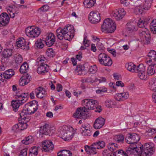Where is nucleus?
Segmentation results:
<instances>
[{
  "label": "nucleus",
  "instance_id": "1",
  "mask_svg": "<svg viewBox=\"0 0 156 156\" xmlns=\"http://www.w3.org/2000/svg\"><path fill=\"white\" fill-rule=\"evenodd\" d=\"M137 134L133 133L128 134L126 140L127 143L130 144L126 151L129 154H138L140 156H151L154 152V149L150 143H145L144 145L140 144L136 145L140 140Z\"/></svg>",
  "mask_w": 156,
  "mask_h": 156
},
{
  "label": "nucleus",
  "instance_id": "2",
  "mask_svg": "<svg viewBox=\"0 0 156 156\" xmlns=\"http://www.w3.org/2000/svg\"><path fill=\"white\" fill-rule=\"evenodd\" d=\"M38 102L35 101L27 103L25 108L20 113V117L22 119H24L27 115L34 113L38 108Z\"/></svg>",
  "mask_w": 156,
  "mask_h": 156
},
{
  "label": "nucleus",
  "instance_id": "3",
  "mask_svg": "<svg viewBox=\"0 0 156 156\" xmlns=\"http://www.w3.org/2000/svg\"><path fill=\"white\" fill-rule=\"evenodd\" d=\"M29 94L27 93H24L16 95L15 100L12 101V105L13 110L16 112V110L20 106L26 102L28 98Z\"/></svg>",
  "mask_w": 156,
  "mask_h": 156
},
{
  "label": "nucleus",
  "instance_id": "4",
  "mask_svg": "<svg viewBox=\"0 0 156 156\" xmlns=\"http://www.w3.org/2000/svg\"><path fill=\"white\" fill-rule=\"evenodd\" d=\"M116 25L112 20L109 18L105 20L101 26V29L102 32L112 33L116 29Z\"/></svg>",
  "mask_w": 156,
  "mask_h": 156
},
{
  "label": "nucleus",
  "instance_id": "5",
  "mask_svg": "<svg viewBox=\"0 0 156 156\" xmlns=\"http://www.w3.org/2000/svg\"><path fill=\"white\" fill-rule=\"evenodd\" d=\"M62 138L65 140H70L72 138L73 134L72 127H69L67 126H63L62 127L60 131Z\"/></svg>",
  "mask_w": 156,
  "mask_h": 156
},
{
  "label": "nucleus",
  "instance_id": "6",
  "mask_svg": "<svg viewBox=\"0 0 156 156\" xmlns=\"http://www.w3.org/2000/svg\"><path fill=\"white\" fill-rule=\"evenodd\" d=\"M140 40L145 44H149L151 39L149 31L146 28L142 29L140 31Z\"/></svg>",
  "mask_w": 156,
  "mask_h": 156
},
{
  "label": "nucleus",
  "instance_id": "7",
  "mask_svg": "<svg viewBox=\"0 0 156 156\" xmlns=\"http://www.w3.org/2000/svg\"><path fill=\"white\" fill-rule=\"evenodd\" d=\"M25 32L27 36L31 38H35L40 34V28L34 26L28 27L26 28Z\"/></svg>",
  "mask_w": 156,
  "mask_h": 156
},
{
  "label": "nucleus",
  "instance_id": "8",
  "mask_svg": "<svg viewBox=\"0 0 156 156\" xmlns=\"http://www.w3.org/2000/svg\"><path fill=\"white\" fill-rule=\"evenodd\" d=\"M98 61L101 64L105 66H111L112 61L109 56L104 53H101L98 55Z\"/></svg>",
  "mask_w": 156,
  "mask_h": 156
},
{
  "label": "nucleus",
  "instance_id": "9",
  "mask_svg": "<svg viewBox=\"0 0 156 156\" xmlns=\"http://www.w3.org/2000/svg\"><path fill=\"white\" fill-rule=\"evenodd\" d=\"M82 104L86 110H93L98 105V101L93 99H86L82 101Z\"/></svg>",
  "mask_w": 156,
  "mask_h": 156
},
{
  "label": "nucleus",
  "instance_id": "10",
  "mask_svg": "<svg viewBox=\"0 0 156 156\" xmlns=\"http://www.w3.org/2000/svg\"><path fill=\"white\" fill-rule=\"evenodd\" d=\"M87 112L85 107L79 108L73 114V116L76 118L85 119L87 118Z\"/></svg>",
  "mask_w": 156,
  "mask_h": 156
},
{
  "label": "nucleus",
  "instance_id": "11",
  "mask_svg": "<svg viewBox=\"0 0 156 156\" xmlns=\"http://www.w3.org/2000/svg\"><path fill=\"white\" fill-rule=\"evenodd\" d=\"M126 14V12L123 8L117 9L112 11L111 15L117 20L122 19Z\"/></svg>",
  "mask_w": 156,
  "mask_h": 156
},
{
  "label": "nucleus",
  "instance_id": "12",
  "mask_svg": "<svg viewBox=\"0 0 156 156\" xmlns=\"http://www.w3.org/2000/svg\"><path fill=\"white\" fill-rule=\"evenodd\" d=\"M63 31L65 33V35H67L68 36L67 40L70 41L74 36L75 30L74 27L72 25L65 27L63 28Z\"/></svg>",
  "mask_w": 156,
  "mask_h": 156
},
{
  "label": "nucleus",
  "instance_id": "13",
  "mask_svg": "<svg viewBox=\"0 0 156 156\" xmlns=\"http://www.w3.org/2000/svg\"><path fill=\"white\" fill-rule=\"evenodd\" d=\"M89 20L93 24L98 23L101 20L100 13L97 12H91L89 14Z\"/></svg>",
  "mask_w": 156,
  "mask_h": 156
},
{
  "label": "nucleus",
  "instance_id": "14",
  "mask_svg": "<svg viewBox=\"0 0 156 156\" xmlns=\"http://www.w3.org/2000/svg\"><path fill=\"white\" fill-rule=\"evenodd\" d=\"M9 17L5 12L0 15V27H4L7 26L9 22Z\"/></svg>",
  "mask_w": 156,
  "mask_h": 156
},
{
  "label": "nucleus",
  "instance_id": "15",
  "mask_svg": "<svg viewBox=\"0 0 156 156\" xmlns=\"http://www.w3.org/2000/svg\"><path fill=\"white\" fill-rule=\"evenodd\" d=\"M44 41L47 46L50 47L52 46L55 42V37L51 33H48L45 36Z\"/></svg>",
  "mask_w": 156,
  "mask_h": 156
},
{
  "label": "nucleus",
  "instance_id": "16",
  "mask_svg": "<svg viewBox=\"0 0 156 156\" xmlns=\"http://www.w3.org/2000/svg\"><path fill=\"white\" fill-rule=\"evenodd\" d=\"M16 43L17 47L21 48L23 50H27L29 48V43L27 42L25 40L23 37L18 38Z\"/></svg>",
  "mask_w": 156,
  "mask_h": 156
},
{
  "label": "nucleus",
  "instance_id": "17",
  "mask_svg": "<svg viewBox=\"0 0 156 156\" xmlns=\"http://www.w3.org/2000/svg\"><path fill=\"white\" fill-rule=\"evenodd\" d=\"M80 131L83 136H90L92 134L89 125L82 124L80 128Z\"/></svg>",
  "mask_w": 156,
  "mask_h": 156
},
{
  "label": "nucleus",
  "instance_id": "18",
  "mask_svg": "<svg viewBox=\"0 0 156 156\" xmlns=\"http://www.w3.org/2000/svg\"><path fill=\"white\" fill-rule=\"evenodd\" d=\"M51 127L49 123H45L40 128V135H48L51 132Z\"/></svg>",
  "mask_w": 156,
  "mask_h": 156
},
{
  "label": "nucleus",
  "instance_id": "19",
  "mask_svg": "<svg viewBox=\"0 0 156 156\" xmlns=\"http://www.w3.org/2000/svg\"><path fill=\"white\" fill-rule=\"evenodd\" d=\"M42 147L43 151L47 152L51 150H52L54 147V145L51 141L45 140L42 142Z\"/></svg>",
  "mask_w": 156,
  "mask_h": 156
},
{
  "label": "nucleus",
  "instance_id": "20",
  "mask_svg": "<svg viewBox=\"0 0 156 156\" xmlns=\"http://www.w3.org/2000/svg\"><path fill=\"white\" fill-rule=\"evenodd\" d=\"M85 151L90 154H95L97 153V151L99 149L95 142L93 143L90 146L86 145L84 146Z\"/></svg>",
  "mask_w": 156,
  "mask_h": 156
},
{
  "label": "nucleus",
  "instance_id": "21",
  "mask_svg": "<svg viewBox=\"0 0 156 156\" xmlns=\"http://www.w3.org/2000/svg\"><path fill=\"white\" fill-rule=\"evenodd\" d=\"M156 59V51L154 50H151L148 54V57L147 58L146 62L147 64L151 62L154 63Z\"/></svg>",
  "mask_w": 156,
  "mask_h": 156
},
{
  "label": "nucleus",
  "instance_id": "22",
  "mask_svg": "<svg viewBox=\"0 0 156 156\" xmlns=\"http://www.w3.org/2000/svg\"><path fill=\"white\" fill-rule=\"evenodd\" d=\"M105 120L101 117H99L97 119L94 124V128L96 129H100L105 124Z\"/></svg>",
  "mask_w": 156,
  "mask_h": 156
},
{
  "label": "nucleus",
  "instance_id": "23",
  "mask_svg": "<svg viewBox=\"0 0 156 156\" xmlns=\"http://www.w3.org/2000/svg\"><path fill=\"white\" fill-rule=\"evenodd\" d=\"M12 49L11 48H6L4 49L2 53L3 57L1 59L2 62H4L5 59L11 57L12 55Z\"/></svg>",
  "mask_w": 156,
  "mask_h": 156
},
{
  "label": "nucleus",
  "instance_id": "24",
  "mask_svg": "<svg viewBox=\"0 0 156 156\" xmlns=\"http://www.w3.org/2000/svg\"><path fill=\"white\" fill-rule=\"evenodd\" d=\"M63 31V29H62L61 27L58 28L56 31V35L58 39L60 40H62L63 38L66 40L67 38L68 39V36L67 35H65V33Z\"/></svg>",
  "mask_w": 156,
  "mask_h": 156
},
{
  "label": "nucleus",
  "instance_id": "25",
  "mask_svg": "<svg viewBox=\"0 0 156 156\" xmlns=\"http://www.w3.org/2000/svg\"><path fill=\"white\" fill-rule=\"evenodd\" d=\"M48 66L47 64L40 65L37 69V72L39 74L43 75L48 72Z\"/></svg>",
  "mask_w": 156,
  "mask_h": 156
},
{
  "label": "nucleus",
  "instance_id": "26",
  "mask_svg": "<svg viewBox=\"0 0 156 156\" xmlns=\"http://www.w3.org/2000/svg\"><path fill=\"white\" fill-rule=\"evenodd\" d=\"M148 63L149 66L148 67L147 70V73L149 75H153L156 73V64L152 63L151 64Z\"/></svg>",
  "mask_w": 156,
  "mask_h": 156
},
{
  "label": "nucleus",
  "instance_id": "27",
  "mask_svg": "<svg viewBox=\"0 0 156 156\" xmlns=\"http://www.w3.org/2000/svg\"><path fill=\"white\" fill-rule=\"evenodd\" d=\"M30 76H24L22 77L19 80V84L23 86L27 84L30 81Z\"/></svg>",
  "mask_w": 156,
  "mask_h": 156
},
{
  "label": "nucleus",
  "instance_id": "28",
  "mask_svg": "<svg viewBox=\"0 0 156 156\" xmlns=\"http://www.w3.org/2000/svg\"><path fill=\"white\" fill-rule=\"evenodd\" d=\"M37 97L38 98H42L46 94V92L41 87H39L35 90Z\"/></svg>",
  "mask_w": 156,
  "mask_h": 156
},
{
  "label": "nucleus",
  "instance_id": "29",
  "mask_svg": "<svg viewBox=\"0 0 156 156\" xmlns=\"http://www.w3.org/2000/svg\"><path fill=\"white\" fill-rule=\"evenodd\" d=\"M15 72L12 69L6 71L3 73V76L5 79H9L14 75Z\"/></svg>",
  "mask_w": 156,
  "mask_h": 156
},
{
  "label": "nucleus",
  "instance_id": "30",
  "mask_svg": "<svg viewBox=\"0 0 156 156\" xmlns=\"http://www.w3.org/2000/svg\"><path fill=\"white\" fill-rule=\"evenodd\" d=\"M126 68L129 71L132 72L136 71V66L132 62L127 63L125 65Z\"/></svg>",
  "mask_w": 156,
  "mask_h": 156
},
{
  "label": "nucleus",
  "instance_id": "31",
  "mask_svg": "<svg viewBox=\"0 0 156 156\" xmlns=\"http://www.w3.org/2000/svg\"><path fill=\"white\" fill-rule=\"evenodd\" d=\"M96 0H84L83 4L86 8H90L95 3Z\"/></svg>",
  "mask_w": 156,
  "mask_h": 156
},
{
  "label": "nucleus",
  "instance_id": "32",
  "mask_svg": "<svg viewBox=\"0 0 156 156\" xmlns=\"http://www.w3.org/2000/svg\"><path fill=\"white\" fill-rule=\"evenodd\" d=\"M38 147L35 146L31 147L29 150V156H37V155Z\"/></svg>",
  "mask_w": 156,
  "mask_h": 156
},
{
  "label": "nucleus",
  "instance_id": "33",
  "mask_svg": "<svg viewBox=\"0 0 156 156\" xmlns=\"http://www.w3.org/2000/svg\"><path fill=\"white\" fill-rule=\"evenodd\" d=\"M130 25L127 28L126 31L129 33H131L136 31L137 30V27L133 23H130Z\"/></svg>",
  "mask_w": 156,
  "mask_h": 156
},
{
  "label": "nucleus",
  "instance_id": "34",
  "mask_svg": "<svg viewBox=\"0 0 156 156\" xmlns=\"http://www.w3.org/2000/svg\"><path fill=\"white\" fill-rule=\"evenodd\" d=\"M29 66L27 62H24L20 66V71L21 73H26L27 72Z\"/></svg>",
  "mask_w": 156,
  "mask_h": 156
},
{
  "label": "nucleus",
  "instance_id": "35",
  "mask_svg": "<svg viewBox=\"0 0 156 156\" xmlns=\"http://www.w3.org/2000/svg\"><path fill=\"white\" fill-rule=\"evenodd\" d=\"M72 154V153L69 151L63 150L58 153V156H70Z\"/></svg>",
  "mask_w": 156,
  "mask_h": 156
},
{
  "label": "nucleus",
  "instance_id": "36",
  "mask_svg": "<svg viewBox=\"0 0 156 156\" xmlns=\"http://www.w3.org/2000/svg\"><path fill=\"white\" fill-rule=\"evenodd\" d=\"M34 141V139L32 136H30L26 137L22 141V142L23 144L28 145L32 143Z\"/></svg>",
  "mask_w": 156,
  "mask_h": 156
},
{
  "label": "nucleus",
  "instance_id": "37",
  "mask_svg": "<svg viewBox=\"0 0 156 156\" xmlns=\"http://www.w3.org/2000/svg\"><path fill=\"white\" fill-rule=\"evenodd\" d=\"M149 20H144L140 19L137 23V26L140 28L145 27L148 23Z\"/></svg>",
  "mask_w": 156,
  "mask_h": 156
},
{
  "label": "nucleus",
  "instance_id": "38",
  "mask_svg": "<svg viewBox=\"0 0 156 156\" xmlns=\"http://www.w3.org/2000/svg\"><path fill=\"white\" fill-rule=\"evenodd\" d=\"M149 88L155 92H156V79L151 80L149 83Z\"/></svg>",
  "mask_w": 156,
  "mask_h": 156
},
{
  "label": "nucleus",
  "instance_id": "39",
  "mask_svg": "<svg viewBox=\"0 0 156 156\" xmlns=\"http://www.w3.org/2000/svg\"><path fill=\"white\" fill-rule=\"evenodd\" d=\"M150 29L153 31L154 34H156V19L153 20L151 21L150 25Z\"/></svg>",
  "mask_w": 156,
  "mask_h": 156
},
{
  "label": "nucleus",
  "instance_id": "40",
  "mask_svg": "<svg viewBox=\"0 0 156 156\" xmlns=\"http://www.w3.org/2000/svg\"><path fill=\"white\" fill-rule=\"evenodd\" d=\"M114 156H128L127 154L122 150H119L114 152Z\"/></svg>",
  "mask_w": 156,
  "mask_h": 156
},
{
  "label": "nucleus",
  "instance_id": "41",
  "mask_svg": "<svg viewBox=\"0 0 156 156\" xmlns=\"http://www.w3.org/2000/svg\"><path fill=\"white\" fill-rule=\"evenodd\" d=\"M46 60L45 58L43 56H41V57H39L37 60L36 63H37V65L39 66L43 65L44 64H46L44 63L45 61Z\"/></svg>",
  "mask_w": 156,
  "mask_h": 156
},
{
  "label": "nucleus",
  "instance_id": "42",
  "mask_svg": "<svg viewBox=\"0 0 156 156\" xmlns=\"http://www.w3.org/2000/svg\"><path fill=\"white\" fill-rule=\"evenodd\" d=\"M84 69V67L82 65H79L76 67V70H77L78 74L79 75H83L85 74V72Z\"/></svg>",
  "mask_w": 156,
  "mask_h": 156
},
{
  "label": "nucleus",
  "instance_id": "43",
  "mask_svg": "<svg viewBox=\"0 0 156 156\" xmlns=\"http://www.w3.org/2000/svg\"><path fill=\"white\" fill-rule=\"evenodd\" d=\"M105 105L108 108H112L115 105V102L110 100H107L105 102Z\"/></svg>",
  "mask_w": 156,
  "mask_h": 156
},
{
  "label": "nucleus",
  "instance_id": "44",
  "mask_svg": "<svg viewBox=\"0 0 156 156\" xmlns=\"http://www.w3.org/2000/svg\"><path fill=\"white\" fill-rule=\"evenodd\" d=\"M83 44L84 47L83 46H81L80 49L81 50H84L86 48V47H88L89 45V41L87 39V37H84L83 39Z\"/></svg>",
  "mask_w": 156,
  "mask_h": 156
},
{
  "label": "nucleus",
  "instance_id": "45",
  "mask_svg": "<svg viewBox=\"0 0 156 156\" xmlns=\"http://www.w3.org/2000/svg\"><path fill=\"white\" fill-rule=\"evenodd\" d=\"M87 83H93L97 82L98 78L94 76H91L87 78Z\"/></svg>",
  "mask_w": 156,
  "mask_h": 156
},
{
  "label": "nucleus",
  "instance_id": "46",
  "mask_svg": "<svg viewBox=\"0 0 156 156\" xmlns=\"http://www.w3.org/2000/svg\"><path fill=\"white\" fill-rule=\"evenodd\" d=\"M15 62L17 64L21 63L23 61V58L21 55L19 54H17L14 56Z\"/></svg>",
  "mask_w": 156,
  "mask_h": 156
},
{
  "label": "nucleus",
  "instance_id": "47",
  "mask_svg": "<svg viewBox=\"0 0 156 156\" xmlns=\"http://www.w3.org/2000/svg\"><path fill=\"white\" fill-rule=\"evenodd\" d=\"M118 148V146L117 144L115 143H111L108 146V149L109 151H113L116 148Z\"/></svg>",
  "mask_w": 156,
  "mask_h": 156
},
{
  "label": "nucleus",
  "instance_id": "48",
  "mask_svg": "<svg viewBox=\"0 0 156 156\" xmlns=\"http://www.w3.org/2000/svg\"><path fill=\"white\" fill-rule=\"evenodd\" d=\"M145 71V68L143 65L142 64H140L138 65L137 67H136V71L138 73L141 72L142 71Z\"/></svg>",
  "mask_w": 156,
  "mask_h": 156
},
{
  "label": "nucleus",
  "instance_id": "49",
  "mask_svg": "<svg viewBox=\"0 0 156 156\" xmlns=\"http://www.w3.org/2000/svg\"><path fill=\"white\" fill-rule=\"evenodd\" d=\"M151 4L147 1H144L143 5L142 6L143 9L145 10H148L151 8Z\"/></svg>",
  "mask_w": 156,
  "mask_h": 156
},
{
  "label": "nucleus",
  "instance_id": "50",
  "mask_svg": "<svg viewBox=\"0 0 156 156\" xmlns=\"http://www.w3.org/2000/svg\"><path fill=\"white\" fill-rule=\"evenodd\" d=\"M46 53L48 56L53 57L55 55V53L52 48H48L46 51Z\"/></svg>",
  "mask_w": 156,
  "mask_h": 156
},
{
  "label": "nucleus",
  "instance_id": "51",
  "mask_svg": "<svg viewBox=\"0 0 156 156\" xmlns=\"http://www.w3.org/2000/svg\"><path fill=\"white\" fill-rule=\"evenodd\" d=\"M95 143L99 149L103 148L105 145V142L103 141H98Z\"/></svg>",
  "mask_w": 156,
  "mask_h": 156
},
{
  "label": "nucleus",
  "instance_id": "52",
  "mask_svg": "<svg viewBox=\"0 0 156 156\" xmlns=\"http://www.w3.org/2000/svg\"><path fill=\"white\" fill-rule=\"evenodd\" d=\"M98 70V68L96 65L90 66L89 68V72L92 74L95 73Z\"/></svg>",
  "mask_w": 156,
  "mask_h": 156
},
{
  "label": "nucleus",
  "instance_id": "53",
  "mask_svg": "<svg viewBox=\"0 0 156 156\" xmlns=\"http://www.w3.org/2000/svg\"><path fill=\"white\" fill-rule=\"evenodd\" d=\"M35 45L38 48L41 49L43 48L44 44L41 40H37L35 43Z\"/></svg>",
  "mask_w": 156,
  "mask_h": 156
},
{
  "label": "nucleus",
  "instance_id": "54",
  "mask_svg": "<svg viewBox=\"0 0 156 156\" xmlns=\"http://www.w3.org/2000/svg\"><path fill=\"white\" fill-rule=\"evenodd\" d=\"M145 71H142L141 72L138 73V76L142 80H145L147 78V75H145Z\"/></svg>",
  "mask_w": 156,
  "mask_h": 156
},
{
  "label": "nucleus",
  "instance_id": "55",
  "mask_svg": "<svg viewBox=\"0 0 156 156\" xmlns=\"http://www.w3.org/2000/svg\"><path fill=\"white\" fill-rule=\"evenodd\" d=\"M110 151L107 149L104 150L102 154L103 156H114V153H112L109 152Z\"/></svg>",
  "mask_w": 156,
  "mask_h": 156
},
{
  "label": "nucleus",
  "instance_id": "56",
  "mask_svg": "<svg viewBox=\"0 0 156 156\" xmlns=\"http://www.w3.org/2000/svg\"><path fill=\"white\" fill-rule=\"evenodd\" d=\"M19 130H23L26 129L27 127V123H19Z\"/></svg>",
  "mask_w": 156,
  "mask_h": 156
},
{
  "label": "nucleus",
  "instance_id": "57",
  "mask_svg": "<svg viewBox=\"0 0 156 156\" xmlns=\"http://www.w3.org/2000/svg\"><path fill=\"white\" fill-rule=\"evenodd\" d=\"M8 10L9 12H13L15 14H17L19 12V10L18 8L14 7V8H10L8 9Z\"/></svg>",
  "mask_w": 156,
  "mask_h": 156
},
{
  "label": "nucleus",
  "instance_id": "58",
  "mask_svg": "<svg viewBox=\"0 0 156 156\" xmlns=\"http://www.w3.org/2000/svg\"><path fill=\"white\" fill-rule=\"evenodd\" d=\"M116 140L118 143L122 142L124 140V136L122 135H117Z\"/></svg>",
  "mask_w": 156,
  "mask_h": 156
},
{
  "label": "nucleus",
  "instance_id": "59",
  "mask_svg": "<svg viewBox=\"0 0 156 156\" xmlns=\"http://www.w3.org/2000/svg\"><path fill=\"white\" fill-rule=\"evenodd\" d=\"M5 46L8 48H11L12 49L13 48V43L12 41L7 42L5 44Z\"/></svg>",
  "mask_w": 156,
  "mask_h": 156
},
{
  "label": "nucleus",
  "instance_id": "60",
  "mask_svg": "<svg viewBox=\"0 0 156 156\" xmlns=\"http://www.w3.org/2000/svg\"><path fill=\"white\" fill-rule=\"evenodd\" d=\"M122 94V93H118L116 94L114 97L115 99L118 101H123Z\"/></svg>",
  "mask_w": 156,
  "mask_h": 156
},
{
  "label": "nucleus",
  "instance_id": "61",
  "mask_svg": "<svg viewBox=\"0 0 156 156\" xmlns=\"http://www.w3.org/2000/svg\"><path fill=\"white\" fill-rule=\"evenodd\" d=\"M27 149L25 148L22 150L20 152L19 156H27Z\"/></svg>",
  "mask_w": 156,
  "mask_h": 156
},
{
  "label": "nucleus",
  "instance_id": "62",
  "mask_svg": "<svg viewBox=\"0 0 156 156\" xmlns=\"http://www.w3.org/2000/svg\"><path fill=\"white\" fill-rule=\"evenodd\" d=\"M143 8L142 5H140V7H137L135 9V12H136V14H141L143 11Z\"/></svg>",
  "mask_w": 156,
  "mask_h": 156
},
{
  "label": "nucleus",
  "instance_id": "63",
  "mask_svg": "<svg viewBox=\"0 0 156 156\" xmlns=\"http://www.w3.org/2000/svg\"><path fill=\"white\" fill-rule=\"evenodd\" d=\"M49 9V6L47 5H43L39 9L41 10L42 11L45 12L47 11Z\"/></svg>",
  "mask_w": 156,
  "mask_h": 156
},
{
  "label": "nucleus",
  "instance_id": "64",
  "mask_svg": "<svg viewBox=\"0 0 156 156\" xmlns=\"http://www.w3.org/2000/svg\"><path fill=\"white\" fill-rule=\"evenodd\" d=\"M122 98L123 99V101L125 100L129 97V94L128 92H126L122 93Z\"/></svg>",
  "mask_w": 156,
  "mask_h": 156
}]
</instances>
